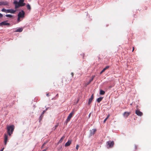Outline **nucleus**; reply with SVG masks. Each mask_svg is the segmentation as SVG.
I'll use <instances>...</instances> for the list:
<instances>
[{"instance_id":"nucleus-1","label":"nucleus","mask_w":151,"mask_h":151,"mask_svg":"<svg viewBox=\"0 0 151 151\" xmlns=\"http://www.w3.org/2000/svg\"><path fill=\"white\" fill-rule=\"evenodd\" d=\"M24 0H19V2L16 0H14V4L15 5V8L17 9L20 6H24L25 5V3H24Z\"/></svg>"},{"instance_id":"nucleus-2","label":"nucleus","mask_w":151,"mask_h":151,"mask_svg":"<svg viewBox=\"0 0 151 151\" xmlns=\"http://www.w3.org/2000/svg\"><path fill=\"white\" fill-rule=\"evenodd\" d=\"M14 129V126L12 125L10 126H7V133L9 136H11L12 134Z\"/></svg>"},{"instance_id":"nucleus-3","label":"nucleus","mask_w":151,"mask_h":151,"mask_svg":"<svg viewBox=\"0 0 151 151\" xmlns=\"http://www.w3.org/2000/svg\"><path fill=\"white\" fill-rule=\"evenodd\" d=\"M74 114V112L73 111L71 112L69 115L68 116L67 119H66L65 122L67 124L68 122L70 119L72 117L73 115Z\"/></svg>"},{"instance_id":"nucleus-4","label":"nucleus","mask_w":151,"mask_h":151,"mask_svg":"<svg viewBox=\"0 0 151 151\" xmlns=\"http://www.w3.org/2000/svg\"><path fill=\"white\" fill-rule=\"evenodd\" d=\"M106 144L107 145V148H110L113 147L114 144V143L113 141H109L107 142Z\"/></svg>"},{"instance_id":"nucleus-5","label":"nucleus","mask_w":151,"mask_h":151,"mask_svg":"<svg viewBox=\"0 0 151 151\" xmlns=\"http://www.w3.org/2000/svg\"><path fill=\"white\" fill-rule=\"evenodd\" d=\"M25 12L23 10L20 12L17 15V16L20 18H23L24 17Z\"/></svg>"},{"instance_id":"nucleus-6","label":"nucleus","mask_w":151,"mask_h":151,"mask_svg":"<svg viewBox=\"0 0 151 151\" xmlns=\"http://www.w3.org/2000/svg\"><path fill=\"white\" fill-rule=\"evenodd\" d=\"M9 6V3L7 1H0V6Z\"/></svg>"},{"instance_id":"nucleus-7","label":"nucleus","mask_w":151,"mask_h":151,"mask_svg":"<svg viewBox=\"0 0 151 151\" xmlns=\"http://www.w3.org/2000/svg\"><path fill=\"white\" fill-rule=\"evenodd\" d=\"M135 113L137 115L139 116H142L143 114L142 113L138 110H136Z\"/></svg>"},{"instance_id":"nucleus-8","label":"nucleus","mask_w":151,"mask_h":151,"mask_svg":"<svg viewBox=\"0 0 151 151\" xmlns=\"http://www.w3.org/2000/svg\"><path fill=\"white\" fill-rule=\"evenodd\" d=\"M8 140V136L7 135L5 134L4 135V144L5 145H6L7 144V142Z\"/></svg>"},{"instance_id":"nucleus-9","label":"nucleus","mask_w":151,"mask_h":151,"mask_svg":"<svg viewBox=\"0 0 151 151\" xmlns=\"http://www.w3.org/2000/svg\"><path fill=\"white\" fill-rule=\"evenodd\" d=\"M16 12V10H14L12 9H7L6 13H10L12 14H14Z\"/></svg>"},{"instance_id":"nucleus-10","label":"nucleus","mask_w":151,"mask_h":151,"mask_svg":"<svg viewBox=\"0 0 151 151\" xmlns=\"http://www.w3.org/2000/svg\"><path fill=\"white\" fill-rule=\"evenodd\" d=\"M130 112H125L123 114L124 116L127 118L130 114Z\"/></svg>"},{"instance_id":"nucleus-11","label":"nucleus","mask_w":151,"mask_h":151,"mask_svg":"<svg viewBox=\"0 0 151 151\" xmlns=\"http://www.w3.org/2000/svg\"><path fill=\"white\" fill-rule=\"evenodd\" d=\"M9 24L6 23V21H4L0 23V26H1L3 25H9Z\"/></svg>"},{"instance_id":"nucleus-12","label":"nucleus","mask_w":151,"mask_h":151,"mask_svg":"<svg viewBox=\"0 0 151 151\" xmlns=\"http://www.w3.org/2000/svg\"><path fill=\"white\" fill-rule=\"evenodd\" d=\"M93 94H92L91 96V98L89 99H88V105H90L91 103V102H92V100H93Z\"/></svg>"},{"instance_id":"nucleus-13","label":"nucleus","mask_w":151,"mask_h":151,"mask_svg":"<svg viewBox=\"0 0 151 151\" xmlns=\"http://www.w3.org/2000/svg\"><path fill=\"white\" fill-rule=\"evenodd\" d=\"M72 140H69L65 144V146L66 147H68L71 144Z\"/></svg>"},{"instance_id":"nucleus-14","label":"nucleus","mask_w":151,"mask_h":151,"mask_svg":"<svg viewBox=\"0 0 151 151\" xmlns=\"http://www.w3.org/2000/svg\"><path fill=\"white\" fill-rule=\"evenodd\" d=\"M96 131V129H93L92 130H91L90 135L92 136L95 133Z\"/></svg>"},{"instance_id":"nucleus-15","label":"nucleus","mask_w":151,"mask_h":151,"mask_svg":"<svg viewBox=\"0 0 151 151\" xmlns=\"http://www.w3.org/2000/svg\"><path fill=\"white\" fill-rule=\"evenodd\" d=\"M23 30V29L22 28H19L17 29L15 31L16 32H21Z\"/></svg>"},{"instance_id":"nucleus-16","label":"nucleus","mask_w":151,"mask_h":151,"mask_svg":"<svg viewBox=\"0 0 151 151\" xmlns=\"http://www.w3.org/2000/svg\"><path fill=\"white\" fill-rule=\"evenodd\" d=\"M94 76H93L91 78L87 83V85H88L91 83V82L93 80Z\"/></svg>"},{"instance_id":"nucleus-17","label":"nucleus","mask_w":151,"mask_h":151,"mask_svg":"<svg viewBox=\"0 0 151 151\" xmlns=\"http://www.w3.org/2000/svg\"><path fill=\"white\" fill-rule=\"evenodd\" d=\"M109 66H106L105 68H104L103 70L100 72V74H101L103 72H104L107 69L109 68Z\"/></svg>"},{"instance_id":"nucleus-18","label":"nucleus","mask_w":151,"mask_h":151,"mask_svg":"<svg viewBox=\"0 0 151 151\" xmlns=\"http://www.w3.org/2000/svg\"><path fill=\"white\" fill-rule=\"evenodd\" d=\"M65 138V136H63L59 140L58 142V143H61L63 141V140Z\"/></svg>"},{"instance_id":"nucleus-19","label":"nucleus","mask_w":151,"mask_h":151,"mask_svg":"<svg viewBox=\"0 0 151 151\" xmlns=\"http://www.w3.org/2000/svg\"><path fill=\"white\" fill-rule=\"evenodd\" d=\"M103 97H100L97 99V101L99 103L103 99Z\"/></svg>"},{"instance_id":"nucleus-20","label":"nucleus","mask_w":151,"mask_h":151,"mask_svg":"<svg viewBox=\"0 0 151 151\" xmlns=\"http://www.w3.org/2000/svg\"><path fill=\"white\" fill-rule=\"evenodd\" d=\"M105 92L104 91H103L102 90H100L99 94L100 95H103L105 94Z\"/></svg>"},{"instance_id":"nucleus-21","label":"nucleus","mask_w":151,"mask_h":151,"mask_svg":"<svg viewBox=\"0 0 151 151\" xmlns=\"http://www.w3.org/2000/svg\"><path fill=\"white\" fill-rule=\"evenodd\" d=\"M27 7L28 10H30L31 8L29 4H28L27 5Z\"/></svg>"},{"instance_id":"nucleus-22","label":"nucleus","mask_w":151,"mask_h":151,"mask_svg":"<svg viewBox=\"0 0 151 151\" xmlns=\"http://www.w3.org/2000/svg\"><path fill=\"white\" fill-rule=\"evenodd\" d=\"M7 9H5V8H3V9H2L1 10V11L2 12H5L6 13V12H7Z\"/></svg>"},{"instance_id":"nucleus-23","label":"nucleus","mask_w":151,"mask_h":151,"mask_svg":"<svg viewBox=\"0 0 151 151\" xmlns=\"http://www.w3.org/2000/svg\"><path fill=\"white\" fill-rule=\"evenodd\" d=\"M6 16L7 17H9L10 18H12L13 17V16L11 14H6Z\"/></svg>"},{"instance_id":"nucleus-24","label":"nucleus","mask_w":151,"mask_h":151,"mask_svg":"<svg viewBox=\"0 0 151 151\" xmlns=\"http://www.w3.org/2000/svg\"><path fill=\"white\" fill-rule=\"evenodd\" d=\"M43 117V116L42 114H41L39 118V122H40L41 120L42 119Z\"/></svg>"},{"instance_id":"nucleus-25","label":"nucleus","mask_w":151,"mask_h":151,"mask_svg":"<svg viewBox=\"0 0 151 151\" xmlns=\"http://www.w3.org/2000/svg\"><path fill=\"white\" fill-rule=\"evenodd\" d=\"M109 115H108L104 119V123H105L106 122V121L107 120V119L109 117Z\"/></svg>"},{"instance_id":"nucleus-26","label":"nucleus","mask_w":151,"mask_h":151,"mask_svg":"<svg viewBox=\"0 0 151 151\" xmlns=\"http://www.w3.org/2000/svg\"><path fill=\"white\" fill-rule=\"evenodd\" d=\"M20 17H18V18H17V22H19L20 21Z\"/></svg>"},{"instance_id":"nucleus-27","label":"nucleus","mask_w":151,"mask_h":151,"mask_svg":"<svg viewBox=\"0 0 151 151\" xmlns=\"http://www.w3.org/2000/svg\"><path fill=\"white\" fill-rule=\"evenodd\" d=\"M62 148V146H60V147H59L58 149V150H60Z\"/></svg>"},{"instance_id":"nucleus-28","label":"nucleus","mask_w":151,"mask_h":151,"mask_svg":"<svg viewBox=\"0 0 151 151\" xmlns=\"http://www.w3.org/2000/svg\"><path fill=\"white\" fill-rule=\"evenodd\" d=\"M46 110H44V111H43V112L42 113V114H42V115H43V114H44V113L45 112V111H46Z\"/></svg>"},{"instance_id":"nucleus-29","label":"nucleus","mask_w":151,"mask_h":151,"mask_svg":"<svg viewBox=\"0 0 151 151\" xmlns=\"http://www.w3.org/2000/svg\"><path fill=\"white\" fill-rule=\"evenodd\" d=\"M78 147H79V146L78 145H76V149L78 150Z\"/></svg>"},{"instance_id":"nucleus-30","label":"nucleus","mask_w":151,"mask_h":151,"mask_svg":"<svg viewBox=\"0 0 151 151\" xmlns=\"http://www.w3.org/2000/svg\"><path fill=\"white\" fill-rule=\"evenodd\" d=\"M3 17V15L0 13V18H1Z\"/></svg>"},{"instance_id":"nucleus-31","label":"nucleus","mask_w":151,"mask_h":151,"mask_svg":"<svg viewBox=\"0 0 151 151\" xmlns=\"http://www.w3.org/2000/svg\"><path fill=\"white\" fill-rule=\"evenodd\" d=\"M45 143L43 144L42 145V146L41 147V148H42L43 147L44 145H45Z\"/></svg>"},{"instance_id":"nucleus-32","label":"nucleus","mask_w":151,"mask_h":151,"mask_svg":"<svg viewBox=\"0 0 151 151\" xmlns=\"http://www.w3.org/2000/svg\"><path fill=\"white\" fill-rule=\"evenodd\" d=\"M91 113H90L89 114V115H88V118H90V116H91Z\"/></svg>"},{"instance_id":"nucleus-33","label":"nucleus","mask_w":151,"mask_h":151,"mask_svg":"<svg viewBox=\"0 0 151 151\" xmlns=\"http://www.w3.org/2000/svg\"><path fill=\"white\" fill-rule=\"evenodd\" d=\"M4 147H3V148H2L1 150L0 151H3V150H4Z\"/></svg>"},{"instance_id":"nucleus-34","label":"nucleus","mask_w":151,"mask_h":151,"mask_svg":"<svg viewBox=\"0 0 151 151\" xmlns=\"http://www.w3.org/2000/svg\"><path fill=\"white\" fill-rule=\"evenodd\" d=\"M58 125H56L55 126V128H56L57 127H58Z\"/></svg>"},{"instance_id":"nucleus-35","label":"nucleus","mask_w":151,"mask_h":151,"mask_svg":"<svg viewBox=\"0 0 151 151\" xmlns=\"http://www.w3.org/2000/svg\"><path fill=\"white\" fill-rule=\"evenodd\" d=\"M135 149H137V146H136V145H135Z\"/></svg>"},{"instance_id":"nucleus-36","label":"nucleus","mask_w":151,"mask_h":151,"mask_svg":"<svg viewBox=\"0 0 151 151\" xmlns=\"http://www.w3.org/2000/svg\"><path fill=\"white\" fill-rule=\"evenodd\" d=\"M71 75H72V76H73V73H71Z\"/></svg>"},{"instance_id":"nucleus-37","label":"nucleus","mask_w":151,"mask_h":151,"mask_svg":"<svg viewBox=\"0 0 151 151\" xmlns=\"http://www.w3.org/2000/svg\"><path fill=\"white\" fill-rule=\"evenodd\" d=\"M134 47H133V49H132V52L134 50Z\"/></svg>"},{"instance_id":"nucleus-38","label":"nucleus","mask_w":151,"mask_h":151,"mask_svg":"<svg viewBox=\"0 0 151 151\" xmlns=\"http://www.w3.org/2000/svg\"><path fill=\"white\" fill-rule=\"evenodd\" d=\"M49 93H47V94H46V96H49Z\"/></svg>"},{"instance_id":"nucleus-39","label":"nucleus","mask_w":151,"mask_h":151,"mask_svg":"<svg viewBox=\"0 0 151 151\" xmlns=\"http://www.w3.org/2000/svg\"><path fill=\"white\" fill-rule=\"evenodd\" d=\"M46 150H47V149H45V150H42V151H46Z\"/></svg>"},{"instance_id":"nucleus-40","label":"nucleus","mask_w":151,"mask_h":151,"mask_svg":"<svg viewBox=\"0 0 151 151\" xmlns=\"http://www.w3.org/2000/svg\"><path fill=\"white\" fill-rule=\"evenodd\" d=\"M56 128H55V127H54V130H55Z\"/></svg>"},{"instance_id":"nucleus-41","label":"nucleus","mask_w":151,"mask_h":151,"mask_svg":"<svg viewBox=\"0 0 151 151\" xmlns=\"http://www.w3.org/2000/svg\"><path fill=\"white\" fill-rule=\"evenodd\" d=\"M58 94H57V95H56V96H58Z\"/></svg>"}]
</instances>
